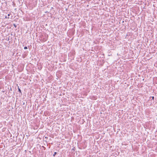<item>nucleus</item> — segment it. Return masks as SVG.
<instances>
[{"instance_id": "1", "label": "nucleus", "mask_w": 157, "mask_h": 157, "mask_svg": "<svg viewBox=\"0 0 157 157\" xmlns=\"http://www.w3.org/2000/svg\"><path fill=\"white\" fill-rule=\"evenodd\" d=\"M10 14H8V17H7V16H6L5 17V18H8V19H9V16H10Z\"/></svg>"}, {"instance_id": "2", "label": "nucleus", "mask_w": 157, "mask_h": 157, "mask_svg": "<svg viewBox=\"0 0 157 157\" xmlns=\"http://www.w3.org/2000/svg\"><path fill=\"white\" fill-rule=\"evenodd\" d=\"M56 153H56V152H55L54 153V154H53V156L54 157H55V155H56Z\"/></svg>"}, {"instance_id": "3", "label": "nucleus", "mask_w": 157, "mask_h": 157, "mask_svg": "<svg viewBox=\"0 0 157 157\" xmlns=\"http://www.w3.org/2000/svg\"><path fill=\"white\" fill-rule=\"evenodd\" d=\"M18 87V91H19L20 93H21V90L20 89V88H19V87Z\"/></svg>"}, {"instance_id": "4", "label": "nucleus", "mask_w": 157, "mask_h": 157, "mask_svg": "<svg viewBox=\"0 0 157 157\" xmlns=\"http://www.w3.org/2000/svg\"><path fill=\"white\" fill-rule=\"evenodd\" d=\"M24 49H27V47H26V46L25 47H24Z\"/></svg>"}, {"instance_id": "5", "label": "nucleus", "mask_w": 157, "mask_h": 157, "mask_svg": "<svg viewBox=\"0 0 157 157\" xmlns=\"http://www.w3.org/2000/svg\"><path fill=\"white\" fill-rule=\"evenodd\" d=\"M154 97H152V99L153 100H154Z\"/></svg>"}]
</instances>
